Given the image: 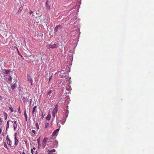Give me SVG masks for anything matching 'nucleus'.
Instances as JSON below:
<instances>
[{
    "label": "nucleus",
    "mask_w": 154,
    "mask_h": 154,
    "mask_svg": "<svg viewBox=\"0 0 154 154\" xmlns=\"http://www.w3.org/2000/svg\"><path fill=\"white\" fill-rule=\"evenodd\" d=\"M58 111V107L57 105H56L55 107L53 110L52 116L54 118L56 116Z\"/></svg>",
    "instance_id": "nucleus-1"
},
{
    "label": "nucleus",
    "mask_w": 154,
    "mask_h": 154,
    "mask_svg": "<svg viewBox=\"0 0 154 154\" xmlns=\"http://www.w3.org/2000/svg\"><path fill=\"white\" fill-rule=\"evenodd\" d=\"M51 0H47L45 5L47 9H50L51 6Z\"/></svg>",
    "instance_id": "nucleus-2"
},
{
    "label": "nucleus",
    "mask_w": 154,
    "mask_h": 154,
    "mask_svg": "<svg viewBox=\"0 0 154 154\" xmlns=\"http://www.w3.org/2000/svg\"><path fill=\"white\" fill-rule=\"evenodd\" d=\"M62 28V27L60 25H58L56 26L55 27L54 31L55 33L57 32L58 31V30H60Z\"/></svg>",
    "instance_id": "nucleus-3"
},
{
    "label": "nucleus",
    "mask_w": 154,
    "mask_h": 154,
    "mask_svg": "<svg viewBox=\"0 0 154 154\" xmlns=\"http://www.w3.org/2000/svg\"><path fill=\"white\" fill-rule=\"evenodd\" d=\"M12 123L13 124L14 129V130H16L17 128V122L15 121H11Z\"/></svg>",
    "instance_id": "nucleus-4"
},
{
    "label": "nucleus",
    "mask_w": 154,
    "mask_h": 154,
    "mask_svg": "<svg viewBox=\"0 0 154 154\" xmlns=\"http://www.w3.org/2000/svg\"><path fill=\"white\" fill-rule=\"evenodd\" d=\"M6 140L7 144L10 146H11L12 142L10 140L8 136H7L6 137Z\"/></svg>",
    "instance_id": "nucleus-5"
},
{
    "label": "nucleus",
    "mask_w": 154,
    "mask_h": 154,
    "mask_svg": "<svg viewBox=\"0 0 154 154\" xmlns=\"http://www.w3.org/2000/svg\"><path fill=\"white\" fill-rule=\"evenodd\" d=\"M60 130L59 128H58L55 130L53 133L52 135V136H56L57 135V133Z\"/></svg>",
    "instance_id": "nucleus-6"
},
{
    "label": "nucleus",
    "mask_w": 154,
    "mask_h": 154,
    "mask_svg": "<svg viewBox=\"0 0 154 154\" xmlns=\"http://www.w3.org/2000/svg\"><path fill=\"white\" fill-rule=\"evenodd\" d=\"M28 77H27V80L28 81H29L31 83V85H32V80L31 79V77L30 76H29L28 74Z\"/></svg>",
    "instance_id": "nucleus-7"
},
{
    "label": "nucleus",
    "mask_w": 154,
    "mask_h": 154,
    "mask_svg": "<svg viewBox=\"0 0 154 154\" xmlns=\"http://www.w3.org/2000/svg\"><path fill=\"white\" fill-rule=\"evenodd\" d=\"M48 140V138H44L43 141L42 146H44V147H45L46 145V142Z\"/></svg>",
    "instance_id": "nucleus-8"
},
{
    "label": "nucleus",
    "mask_w": 154,
    "mask_h": 154,
    "mask_svg": "<svg viewBox=\"0 0 154 154\" xmlns=\"http://www.w3.org/2000/svg\"><path fill=\"white\" fill-rule=\"evenodd\" d=\"M47 48L48 49H50V48H54V47H53V45L51 44H49L47 45Z\"/></svg>",
    "instance_id": "nucleus-9"
},
{
    "label": "nucleus",
    "mask_w": 154,
    "mask_h": 154,
    "mask_svg": "<svg viewBox=\"0 0 154 154\" xmlns=\"http://www.w3.org/2000/svg\"><path fill=\"white\" fill-rule=\"evenodd\" d=\"M55 152V149H53L51 150H48L47 152L48 153L51 154L53 153V152Z\"/></svg>",
    "instance_id": "nucleus-10"
},
{
    "label": "nucleus",
    "mask_w": 154,
    "mask_h": 154,
    "mask_svg": "<svg viewBox=\"0 0 154 154\" xmlns=\"http://www.w3.org/2000/svg\"><path fill=\"white\" fill-rule=\"evenodd\" d=\"M55 74H55L52 73V74L51 75V77L49 78V82L51 80V79H52L54 78Z\"/></svg>",
    "instance_id": "nucleus-11"
},
{
    "label": "nucleus",
    "mask_w": 154,
    "mask_h": 154,
    "mask_svg": "<svg viewBox=\"0 0 154 154\" xmlns=\"http://www.w3.org/2000/svg\"><path fill=\"white\" fill-rule=\"evenodd\" d=\"M37 109V106H35L32 109V114L33 115L34 113V112L36 111Z\"/></svg>",
    "instance_id": "nucleus-12"
},
{
    "label": "nucleus",
    "mask_w": 154,
    "mask_h": 154,
    "mask_svg": "<svg viewBox=\"0 0 154 154\" xmlns=\"http://www.w3.org/2000/svg\"><path fill=\"white\" fill-rule=\"evenodd\" d=\"M10 121L8 120L7 121V124H6V131H8V128H9V122Z\"/></svg>",
    "instance_id": "nucleus-13"
},
{
    "label": "nucleus",
    "mask_w": 154,
    "mask_h": 154,
    "mask_svg": "<svg viewBox=\"0 0 154 154\" xmlns=\"http://www.w3.org/2000/svg\"><path fill=\"white\" fill-rule=\"evenodd\" d=\"M15 139V145L16 146L17 145L19 142L18 140H17V137H14Z\"/></svg>",
    "instance_id": "nucleus-14"
},
{
    "label": "nucleus",
    "mask_w": 154,
    "mask_h": 154,
    "mask_svg": "<svg viewBox=\"0 0 154 154\" xmlns=\"http://www.w3.org/2000/svg\"><path fill=\"white\" fill-rule=\"evenodd\" d=\"M51 117V116L50 114H48L47 116L46 117V118L47 120H49L50 119Z\"/></svg>",
    "instance_id": "nucleus-15"
},
{
    "label": "nucleus",
    "mask_w": 154,
    "mask_h": 154,
    "mask_svg": "<svg viewBox=\"0 0 154 154\" xmlns=\"http://www.w3.org/2000/svg\"><path fill=\"white\" fill-rule=\"evenodd\" d=\"M24 116L25 117L26 121H27V114H26V111H25L24 112Z\"/></svg>",
    "instance_id": "nucleus-16"
},
{
    "label": "nucleus",
    "mask_w": 154,
    "mask_h": 154,
    "mask_svg": "<svg viewBox=\"0 0 154 154\" xmlns=\"http://www.w3.org/2000/svg\"><path fill=\"white\" fill-rule=\"evenodd\" d=\"M66 117L65 119H63L62 121H61V123L62 125H63L64 124L66 120Z\"/></svg>",
    "instance_id": "nucleus-17"
},
{
    "label": "nucleus",
    "mask_w": 154,
    "mask_h": 154,
    "mask_svg": "<svg viewBox=\"0 0 154 154\" xmlns=\"http://www.w3.org/2000/svg\"><path fill=\"white\" fill-rule=\"evenodd\" d=\"M65 115H66V118L68 116V115L69 113V111L68 109L66 110L65 112Z\"/></svg>",
    "instance_id": "nucleus-18"
},
{
    "label": "nucleus",
    "mask_w": 154,
    "mask_h": 154,
    "mask_svg": "<svg viewBox=\"0 0 154 154\" xmlns=\"http://www.w3.org/2000/svg\"><path fill=\"white\" fill-rule=\"evenodd\" d=\"M49 123L48 122H46L45 124V128H47L49 125Z\"/></svg>",
    "instance_id": "nucleus-19"
},
{
    "label": "nucleus",
    "mask_w": 154,
    "mask_h": 154,
    "mask_svg": "<svg viewBox=\"0 0 154 154\" xmlns=\"http://www.w3.org/2000/svg\"><path fill=\"white\" fill-rule=\"evenodd\" d=\"M15 84H14L11 85V88L12 89H14L15 88Z\"/></svg>",
    "instance_id": "nucleus-20"
},
{
    "label": "nucleus",
    "mask_w": 154,
    "mask_h": 154,
    "mask_svg": "<svg viewBox=\"0 0 154 154\" xmlns=\"http://www.w3.org/2000/svg\"><path fill=\"white\" fill-rule=\"evenodd\" d=\"M10 70L6 69L5 70V72L6 74H8L10 72Z\"/></svg>",
    "instance_id": "nucleus-21"
},
{
    "label": "nucleus",
    "mask_w": 154,
    "mask_h": 154,
    "mask_svg": "<svg viewBox=\"0 0 154 154\" xmlns=\"http://www.w3.org/2000/svg\"><path fill=\"white\" fill-rule=\"evenodd\" d=\"M35 126L36 127V128H37V129H39V126L38 123H37L35 124Z\"/></svg>",
    "instance_id": "nucleus-22"
},
{
    "label": "nucleus",
    "mask_w": 154,
    "mask_h": 154,
    "mask_svg": "<svg viewBox=\"0 0 154 154\" xmlns=\"http://www.w3.org/2000/svg\"><path fill=\"white\" fill-rule=\"evenodd\" d=\"M57 127L59 128H58L60 129V128L61 127V126H60V124H59V123L57 122Z\"/></svg>",
    "instance_id": "nucleus-23"
},
{
    "label": "nucleus",
    "mask_w": 154,
    "mask_h": 154,
    "mask_svg": "<svg viewBox=\"0 0 154 154\" xmlns=\"http://www.w3.org/2000/svg\"><path fill=\"white\" fill-rule=\"evenodd\" d=\"M37 142L38 144V146H39L40 145V137L37 140Z\"/></svg>",
    "instance_id": "nucleus-24"
},
{
    "label": "nucleus",
    "mask_w": 154,
    "mask_h": 154,
    "mask_svg": "<svg viewBox=\"0 0 154 154\" xmlns=\"http://www.w3.org/2000/svg\"><path fill=\"white\" fill-rule=\"evenodd\" d=\"M12 79V78L11 76H9V78L8 79V81H10L11 82Z\"/></svg>",
    "instance_id": "nucleus-25"
},
{
    "label": "nucleus",
    "mask_w": 154,
    "mask_h": 154,
    "mask_svg": "<svg viewBox=\"0 0 154 154\" xmlns=\"http://www.w3.org/2000/svg\"><path fill=\"white\" fill-rule=\"evenodd\" d=\"M4 146L5 148H6L7 149H8V148L7 147V144L5 143H4Z\"/></svg>",
    "instance_id": "nucleus-26"
},
{
    "label": "nucleus",
    "mask_w": 154,
    "mask_h": 154,
    "mask_svg": "<svg viewBox=\"0 0 154 154\" xmlns=\"http://www.w3.org/2000/svg\"><path fill=\"white\" fill-rule=\"evenodd\" d=\"M52 92V90H50L48 93V96L49 97H50V95H49V96H48V95H49L50 94H51Z\"/></svg>",
    "instance_id": "nucleus-27"
},
{
    "label": "nucleus",
    "mask_w": 154,
    "mask_h": 154,
    "mask_svg": "<svg viewBox=\"0 0 154 154\" xmlns=\"http://www.w3.org/2000/svg\"><path fill=\"white\" fill-rule=\"evenodd\" d=\"M9 108L10 109V110H11V111L12 112H13L14 111V110L13 109V108L12 107H9Z\"/></svg>",
    "instance_id": "nucleus-28"
},
{
    "label": "nucleus",
    "mask_w": 154,
    "mask_h": 154,
    "mask_svg": "<svg viewBox=\"0 0 154 154\" xmlns=\"http://www.w3.org/2000/svg\"><path fill=\"white\" fill-rule=\"evenodd\" d=\"M4 114L5 115V119L6 120L7 119V113H6L5 112L4 113Z\"/></svg>",
    "instance_id": "nucleus-29"
},
{
    "label": "nucleus",
    "mask_w": 154,
    "mask_h": 154,
    "mask_svg": "<svg viewBox=\"0 0 154 154\" xmlns=\"http://www.w3.org/2000/svg\"><path fill=\"white\" fill-rule=\"evenodd\" d=\"M44 116H45V115L42 112V119H43L44 118Z\"/></svg>",
    "instance_id": "nucleus-30"
},
{
    "label": "nucleus",
    "mask_w": 154,
    "mask_h": 154,
    "mask_svg": "<svg viewBox=\"0 0 154 154\" xmlns=\"http://www.w3.org/2000/svg\"><path fill=\"white\" fill-rule=\"evenodd\" d=\"M2 119L1 118H0V124L1 125L2 124Z\"/></svg>",
    "instance_id": "nucleus-31"
},
{
    "label": "nucleus",
    "mask_w": 154,
    "mask_h": 154,
    "mask_svg": "<svg viewBox=\"0 0 154 154\" xmlns=\"http://www.w3.org/2000/svg\"><path fill=\"white\" fill-rule=\"evenodd\" d=\"M53 47H54V48H56L57 47V45L56 44H54L53 45Z\"/></svg>",
    "instance_id": "nucleus-32"
},
{
    "label": "nucleus",
    "mask_w": 154,
    "mask_h": 154,
    "mask_svg": "<svg viewBox=\"0 0 154 154\" xmlns=\"http://www.w3.org/2000/svg\"><path fill=\"white\" fill-rule=\"evenodd\" d=\"M31 152L32 154H33L34 153V151L33 150V149H31Z\"/></svg>",
    "instance_id": "nucleus-33"
},
{
    "label": "nucleus",
    "mask_w": 154,
    "mask_h": 154,
    "mask_svg": "<svg viewBox=\"0 0 154 154\" xmlns=\"http://www.w3.org/2000/svg\"><path fill=\"white\" fill-rule=\"evenodd\" d=\"M34 12L33 11H29V14L31 15L32 13H33Z\"/></svg>",
    "instance_id": "nucleus-34"
},
{
    "label": "nucleus",
    "mask_w": 154,
    "mask_h": 154,
    "mask_svg": "<svg viewBox=\"0 0 154 154\" xmlns=\"http://www.w3.org/2000/svg\"><path fill=\"white\" fill-rule=\"evenodd\" d=\"M18 112L19 113H21V111H20V107H19L18 108Z\"/></svg>",
    "instance_id": "nucleus-35"
},
{
    "label": "nucleus",
    "mask_w": 154,
    "mask_h": 154,
    "mask_svg": "<svg viewBox=\"0 0 154 154\" xmlns=\"http://www.w3.org/2000/svg\"><path fill=\"white\" fill-rule=\"evenodd\" d=\"M32 132L34 134H35L36 133V131H35L34 130H32Z\"/></svg>",
    "instance_id": "nucleus-36"
},
{
    "label": "nucleus",
    "mask_w": 154,
    "mask_h": 154,
    "mask_svg": "<svg viewBox=\"0 0 154 154\" xmlns=\"http://www.w3.org/2000/svg\"><path fill=\"white\" fill-rule=\"evenodd\" d=\"M14 137H16V136H17V133H16L14 134Z\"/></svg>",
    "instance_id": "nucleus-37"
},
{
    "label": "nucleus",
    "mask_w": 154,
    "mask_h": 154,
    "mask_svg": "<svg viewBox=\"0 0 154 154\" xmlns=\"http://www.w3.org/2000/svg\"><path fill=\"white\" fill-rule=\"evenodd\" d=\"M2 132V130L0 128V134H1V132Z\"/></svg>",
    "instance_id": "nucleus-38"
},
{
    "label": "nucleus",
    "mask_w": 154,
    "mask_h": 154,
    "mask_svg": "<svg viewBox=\"0 0 154 154\" xmlns=\"http://www.w3.org/2000/svg\"><path fill=\"white\" fill-rule=\"evenodd\" d=\"M33 149H34V150H35L36 149V148L35 147H33Z\"/></svg>",
    "instance_id": "nucleus-39"
},
{
    "label": "nucleus",
    "mask_w": 154,
    "mask_h": 154,
    "mask_svg": "<svg viewBox=\"0 0 154 154\" xmlns=\"http://www.w3.org/2000/svg\"><path fill=\"white\" fill-rule=\"evenodd\" d=\"M35 154H38V152L37 151L35 152Z\"/></svg>",
    "instance_id": "nucleus-40"
},
{
    "label": "nucleus",
    "mask_w": 154,
    "mask_h": 154,
    "mask_svg": "<svg viewBox=\"0 0 154 154\" xmlns=\"http://www.w3.org/2000/svg\"><path fill=\"white\" fill-rule=\"evenodd\" d=\"M2 98V97L1 95H0V99H1V98Z\"/></svg>",
    "instance_id": "nucleus-41"
},
{
    "label": "nucleus",
    "mask_w": 154,
    "mask_h": 154,
    "mask_svg": "<svg viewBox=\"0 0 154 154\" xmlns=\"http://www.w3.org/2000/svg\"><path fill=\"white\" fill-rule=\"evenodd\" d=\"M18 54H19V55H20V53H19V51H18Z\"/></svg>",
    "instance_id": "nucleus-42"
},
{
    "label": "nucleus",
    "mask_w": 154,
    "mask_h": 154,
    "mask_svg": "<svg viewBox=\"0 0 154 154\" xmlns=\"http://www.w3.org/2000/svg\"><path fill=\"white\" fill-rule=\"evenodd\" d=\"M22 154H25V152H23L22 153Z\"/></svg>",
    "instance_id": "nucleus-43"
},
{
    "label": "nucleus",
    "mask_w": 154,
    "mask_h": 154,
    "mask_svg": "<svg viewBox=\"0 0 154 154\" xmlns=\"http://www.w3.org/2000/svg\"><path fill=\"white\" fill-rule=\"evenodd\" d=\"M43 20H40V22H41V21Z\"/></svg>",
    "instance_id": "nucleus-44"
},
{
    "label": "nucleus",
    "mask_w": 154,
    "mask_h": 154,
    "mask_svg": "<svg viewBox=\"0 0 154 154\" xmlns=\"http://www.w3.org/2000/svg\"><path fill=\"white\" fill-rule=\"evenodd\" d=\"M42 17V16H40V17Z\"/></svg>",
    "instance_id": "nucleus-45"
},
{
    "label": "nucleus",
    "mask_w": 154,
    "mask_h": 154,
    "mask_svg": "<svg viewBox=\"0 0 154 154\" xmlns=\"http://www.w3.org/2000/svg\"><path fill=\"white\" fill-rule=\"evenodd\" d=\"M32 62H34V61H32Z\"/></svg>",
    "instance_id": "nucleus-46"
}]
</instances>
